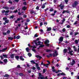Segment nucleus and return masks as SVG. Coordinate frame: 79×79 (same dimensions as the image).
Here are the masks:
<instances>
[{
    "label": "nucleus",
    "instance_id": "nucleus-1",
    "mask_svg": "<svg viewBox=\"0 0 79 79\" xmlns=\"http://www.w3.org/2000/svg\"><path fill=\"white\" fill-rule=\"evenodd\" d=\"M68 49L69 50V53L70 55H73V51L71 50V48L70 47L68 48Z\"/></svg>",
    "mask_w": 79,
    "mask_h": 79
},
{
    "label": "nucleus",
    "instance_id": "nucleus-2",
    "mask_svg": "<svg viewBox=\"0 0 79 79\" xmlns=\"http://www.w3.org/2000/svg\"><path fill=\"white\" fill-rule=\"evenodd\" d=\"M39 77L38 79H45V77H44L42 76V74L40 73H39Z\"/></svg>",
    "mask_w": 79,
    "mask_h": 79
},
{
    "label": "nucleus",
    "instance_id": "nucleus-3",
    "mask_svg": "<svg viewBox=\"0 0 79 79\" xmlns=\"http://www.w3.org/2000/svg\"><path fill=\"white\" fill-rule=\"evenodd\" d=\"M78 4V2L77 1H75L74 2V3L72 5V6L73 7H76L77 5Z\"/></svg>",
    "mask_w": 79,
    "mask_h": 79
},
{
    "label": "nucleus",
    "instance_id": "nucleus-4",
    "mask_svg": "<svg viewBox=\"0 0 79 79\" xmlns=\"http://www.w3.org/2000/svg\"><path fill=\"white\" fill-rule=\"evenodd\" d=\"M54 53H53L52 54V56H54L55 57V56H57L58 55V52L56 51H55L54 52Z\"/></svg>",
    "mask_w": 79,
    "mask_h": 79
},
{
    "label": "nucleus",
    "instance_id": "nucleus-5",
    "mask_svg": "<svg viewBox=\"0 0 79 79\" xmlns=\"http://www.w3.org/2000/svg\"><path fill=\"white\" fill-rule=\"evenodd\" d=\"M30 47H31V48H33V49H32V51H33V52H34L35 53V52H36V51H35V50L34 49V48H36V47L35 46H30Z\"/></svg>",
    "mask_w": 79,
    "mask_h": 79
},
{
    "label": "nucleus",
    "instance_id": "nucleus-6",
    "mask_svg": "<svg viewBox=\"0 0 79 79\" xmlns=\"http://www.w3.org/2000/svg\"><path fill=\"white\" fill-rule=\"evenodd\" d=\"M49 43V40H47L45 41L44 42V44H46V46H49V44L48 43Z\"/></svg>",
    "mask_w": 79,
    "mask_h": 79
},
{
    "label": "nucleus",
    "instance_id": "nucleus-7",
    "mask_svg": "<svg viewBox=\"0 0 79 79\" xmlns=\"http://www.w3.org/2000/svg\"><path fill=\"white\" fill-rule=\"evenodd\" d=\"M59 44H61V42H63V37H60L59 39Z\"/></svg>",
    "mask_w": 79,
    "mask_h": 79
},
{
    "label": "nucleus",
    "instance_id": "nucleus-8",
    "mask_svg": "<svg viewBox=\"0 0 79 79\" xmlns=\"http://www.w3.org/2000/svg\"><path fill=\"white\" fill-rule=\"evenodd\" d=\"M10 31L8 30L7 31V33H3V35H7V34H10Z\"/></svg>",
    "mask_w": 79,
    "mask_h": 79
},
{
    "label": "nucleus",
    "instance_id": "nucleus-9",
    "mask_svg": "<svg viewBox=\"0 0 79 79\" xmlns=\"http://www.w3.org/2000/svg\"><path fill=\"white\" fill-rule=\"evenodd\" d=\"M69 13V12L68 10H63V12H62V14H64V13Z\"/></svg>",
    "mask_w": 79,
    "mask_h": 79
},
{
    "label": "nucleus",
    "instance_id": "nucleus-10",
    "mask_svg": "<svg viewBox=\"0 0 79 79\" xmlns=\"http://www.w3.org/2000/svg\"><path fill=\"white\" fill-rule=\"evenodd\" d=\"M75 61L74 60H73L72 63H71V65H72V66H73V65L74 64H75Z\"/></svg>",
    "mask_w": 79,
    "mask_h": 79
},
{
    "label": "nucleus",
    "instance_id": "nucleus-11",
    "mask_svg": "<svg viewBox=\"0 0 79 79\" xmlns=\"http://www.w3.org/2000/svg\"><path fill=\"white\" fill-rule=\"evenodd\" d=\"M48 64H44V66H46V68H48Z\"/></svg>",
    "mask_w": 79,
    "mask_h": 79
},
{
    "label": "nucleus",
    "instance_id": "nucleus-12",
    "mask_svg": "<svg viewBox=\"0 0 79 79\" xmlns=\"http://www.w3.org/2000/svg\"><path fill=\"white\" fill-rule=\"evenodd\" d=\"M46 4H47V3H45L43 4V5L42 6V8H45V5H46Z\"/></svg>",
    "mask_w": 79,
    "mask_h": 79
},
{
    "label": "nucleus",
    "instance_id": "nucleus-13",
    "mask_svg": "<svg viewBox=\"0 0 79 79\" xmlns=\"http://www.w3.org/2000/svg\"><path fill=\"white\" fill-rule=\"evenodd\" d=\"M51 30H52V28H51V27H49L47 28V31H51Z\"/></svg>",
    "mask_w": 79,
    "mask_h": 79
},
{
    "label": "nucleus",
    "instance_id": "nucleus-14",
    "mask_svg": "<svg viewBox=\"0 0 79 79\" xmlns=\"http://www.w3.org/2000/svg\"><path fill=\"white\" fill-rule=\"evenodd\" d=\"M65 19H63V20H61V21H62V23H60L61 24H63V23H64V21H65Z\"/></svg>",
    "mask_w": 79,
    "mask_h": 79
},
{
    "label": "nucleus",
    "instance_id": "nucleus-15",
    "mask_svg": "<svg viewBox=\"0 0 79 79\" xmlns=\"http://www.w3.org/2000/svg\"><path fill=\"white\" fill-rule=\"evenodd\" d=\"M3 8L5 9V10H8V9H9V7H3Z\"/></svg>",
    "mask_w": 79,
    "mask_h": 79
},
{
    "label": "nucleus",
    "instance_id": "nucleus-16",
    "mask_svg": "<svg viewBox=\"0 0 79 79\" xmlns=\"http://www.w3.org/2000/svg\"><path fill=\"white\" fill-rule=\"evenodd\" d=\"M26 50L27 52H29V50H30V49H29V48H26Z\"/></svg>",
    "mask_w": 79,
    "mask_h": 79
},
{
    "label": "nucleus",
    "instance_id": "nucleus-17",
    "mask_svg": "<svg viewBox=\"0 0 79 79\" xmlns=\"http://www.w3.org/2000/svg\"><path fill=\"white\" fill-rule=\"evenodd\" d=\"M36 57H37V58H40V59L42 58V57L40 56L36 55Z\"/></svg>",
    "mask_w": 79,
    "mask_h": 79
},
{
    "label": "nucleus",
    "instance_id": "nucleus-18",
    "mask_svg": "<svg viewBox=\"0 0 79 79\" xmlns=\"http://www.w3.org/2000/svg\"><path fill=\"white\" fill-rule=\"evenodd\" d=\"M79 39H78V40H76L75 42V44H77L78 43H79Z\"/></svg>",
    "mask_w": 79,
    "mask_h": 79
},
{
    "label": "nucleus",
    "instance_id": "nucleus-19",
    "mask_svg": "<svg viewBox=\"0 0 79 79\" xmlns=\"http://www.w3.org/2000/svg\"><path fill=\"white\" fill-rule=\"evenodd\" d=\"M35 44L37 46L38 45H40V44H38V43H37V41H35Z\"/></svg>",
    "mask_w": 79,
    "mask_h": 79
},
{
    "label": "nucleus",
    "instance_id": "nucleus-20",
    "mask_svg": "<svg viewBox=\"0 0 79 79\" xmlns=\"http://www.w3.org/2000/svg\"><path fill=\"white\" fill-rule=\"evenodd\" d=\"M68 52V49H64V53H66Z\"/></svg>",
    "mask_w": 79,
    "mask_h": 79
},
{
    "label": "nucleus",
    "instance_id": "nucleus-21",
    "mask_svg": "<svg viewBox=\"0 0 79 79\" xmlns=\"http://www.w3.org/2000/svg\"><path fill=\"white\" fill-rule=\"evenodd\" d=\"M20 60H22V61H24V59L23 58V57L20 56Z\"/></svg>",
    "mask_w": 79,
    "mask_h": 79
},
{
    "label": "nucleus",
    "instance_id": "nucleus-22",
    "mask_svg": "<svg viewBox=\"0 0 79 79\" xmlns=\"http://www.w3.org/2000/svg\"><path fill=\"white\" fill-rule=\"evenodd\" d=\"M27 8L26 6H24L22 8V9L23 10H26V9Z\"/></svg>",
    "mask_w": 79,
    "mask_h": 79
},
{
    "label": "nucleus",
    "instance_id": "nucleus-23",
    "mask_svg": "<svg viewBox=\"0 0 79 79\" xmlns=\"http://www.w3.org/2000/svg\"><path fill=\"white\" fill-rule=\"evenodd\" d=\"M47 52H52V50H49V49H47L46 50Z\"/></svg>",
    "mask_w": 79,
    "mask_h": 79
},
{
    "label": "nucleus",
    "instance_id": "nucleus-24",
    "mask_svg": "<svg viewBox=\"0 0 79 79\" xmlns=\"http://www.w3.org/2000/svg\"><path fill=\"white\" fill-rule=\"evenodd\" d=\"M60 75H61L62 76H66V74H65L64 73H60Z\"/></svg>",
    "mask_w": 79,
    "mask_h": 79
},
{
    "label": "nucleus",
    "instance_id": "nucleus-25",
    "mask_svg": "<svg viewBox=\"0 0 79 79\" xmlns=\"http://www.w3.org/2000/svg\"><path fill=\"white\" fill-rule=\"evenodd\" d=\"M63 8H64V5H62L60 6V9L61 10H63Z\"/></svg>",
    "mask_w": 79,
    "mask_h": 79
},
{
    "label": "nucleus",
    "instance_id": "nucleus-26",
    "mask_svg": "<svg viewBox=\"0 0 79 79\" xmlns=\"http://www.w3.org/2000/svg\"><path fill=\"white\" fill-rule=\"evenodd\" d=\"M13 38L12 37H9L8 38V39L9 40H13Z\"/></svg>",
    "mask_w": 79,
    "mask_h": 79
},
{
    "label": "nucleus",
    "instance_id": "nucleus-27",
    "mask_svg": "<svg viewBox=\"0 0 79 79\" xmlns=\"http://www.w3.org/2000/svg\"><path fill=\"white\" fill-rule=\"evenodd\" d=\"M3 57H4V58H7V55H3Z\"/></svg>",
    "mask_w": 79,
    "mask_h": 79
},
{
    "label": "nucleus",
    "instance_id": "nucleus-28",
    "mask_svg": "<svg viewBox=\"0 0 79 79\" xmlns=\"http://www.w3.org/2000/svg\"><path fill=\"white\" fill-rule=\"evenodd\" d=\"M14 54L11 55L10 56L11 58H14Z\"/></svg>",
    "mask_w": 79,
    "mask_h": 79
},
{
    "label": "nucleus",
    "instance_id": "nucleus-29",
    "mask_svg": "<svg viewBox=\"0 0 79 79\" xmlns=\"http://www.w3.org/2000/svg\"><path fill=\"white\" fill-rule=\"evenodd\" d=\"M15 8V7H11L10 8V10H14Z\"/></svg>",
    "mask_w": 79,
    "mask_h": 79
},
{
    "label": "nucleus",
    "instance_id": "nucleus-30",
    "mask_svg": "<svg viewBox=\"0 0 79 79\" xmlns=\"http://www.w3.org/2000/svg\"><path fill=\"white\" fill-rule=\"evenodd\" d=\"M6 49H7V48H6L2 49V52H5V50H6Z\"/></svg>",
    "mask_w": 79,
    "mask_h": 79
},
{
    "label": "nucleus",
    "instance_id": "nucleus-31",
    "mask_svg": "<svg viewBox=\"0 0 79 79\" xmlns=\"http://www.w3.org/2000/svg\"><path fill=\"white\" fill-rule=\"evenodd\" d=\"M14 16L13 15H11L10 16V19H13V18H14Z\"/></svg>",
    "mask_w": 79,
    "mask_h": 79
},
{
    "label": "nucleus",
    "instance_id": "nucleus-32",
    "mask_svg": "<svg viewBox=\"0 0 79 79\" xmlns=\"http://www.w3.org/2000/svg\"><path fill=\"white\" fill-rule=\"evenodd\" d=\"M28 55L29 56V57H30V56H32V54L31 53H28Z\"/></svg>",
    "mask_w": 79,
    "mask_h": 79
},
{
    "label": "nucleus",
    "instance_id": "nucleus-33",
    "mask_svg": "<svg viewBox=\"0 0 79 79\" xmlns=\"http://www.w3.org/2000/svg\"><path fill=\"white\" fill-rule=\"evenodd\" d=\"M54 68H55L54 67H52V71H53V72H55V70H54Z\"/></svg>",
    "mask_w": 79,
    "mask_h": 79
},
{
    "label": "nucleus",
    "instance_id": "nucleus-34",
    "mask_svg": "<svg viewBox=\"0 0 79 79\" xmlns=\"http://www.w3.org/2000/svg\"><path fill=\"white\" fill-rule=\"evenodd\" d=\"M74 52H78L77 51L78 50V49H77V48H75L74 49Z\"/></svg>",
    "mask_w": 79,
    "mask_h": 79
},
{
    "label": "nucleus",
    "instance_id": "nucleus-35",
    "mask_svg": "<svg viewBox=\"0 0 79 79\" xmlns=\"http://www.w3.org/2000/svg\"><path fill=\"white\" fill-rule=\"evenodd\" d=\"M7 19V18H6V17L4 18L3 19V20L4 21H5V20H6Z\"/></svg>",
    "mask_w": 79,
    "mask_h": 79
},
{
    "label": "nucleus",
    "instance_id": "nucleus-36",
    "mask_svg": "<svg viewBox=\"0 0 79 79\" xmlns=\"http://www.w3.org/2000/svg\"><path fill=\"white\" fill-rule=\"evenodd\" d=\"M31 62L32 63H33V64H35V62L34 60H31Z\"/></svg>",
    "mask_w": 79,
    "mask_h": 79
},
{
    "label": "nucleus",
    "instance_id": "nucleus-37",
    "mask_svg": "<svg viewBox=\"0 0 79 79\" xmlns=\"http://www.w3.org/2000/svg\"><path fill=\"white\" fill-rule=\"evenodd\" d=\"M37 69H38V70H40V68L39 66L36 67Z\"/></svg>",
    "mask_w": 79,
    "mask_h": 79
},
{
    "label": "nucleus",
    "instance_id": "nucleus-38",
    "mask_svg": "<svg viewBox=\"0 0 79 79\" xmlns=\"http://www.w3.org/2000/svg\"><path fill=\"white\" fill-rule=\"evenodd\" d=\"M16 38L17 39H19L20 38V36H18L16 37Z\"/></svg>",
    "mask_w": 79,
    "mask_h": 79
},
{
    "label": "nucleus",
    "instance_id": "nucleus-39",
    "mask_svg": "<svg viewBox=\"0 0 79 79\" xmlns=\"http://www.w3.org/2000/svg\"><path fill=\"white\" fill-rule=\"evenodd\" d=\"M40 32H41V33H44V31L42 29H40Z\"/></svg>",
    "mask_w": 79,
    "mask_h": 79
},
{
    "label": "nucleus",
    "instance_id": "nucleus-40",
    "mask_svg": "<svg viewBox=\"0 0 79 79\" xmlns=\"http://www.w3.org/2000/svg\"><path fill=\"white\" fill-rule=\"evenodd\" d=\"M4 61L5 63H6L7 62V59H5L4 60Z\"/></svg>",
    "mask_w": 79,
    "mask_h": 79
},
{
    "label": "nucleus",
    "instance_id": "nucleus-41",
    "mask_svg": "<svg viewBox=\"0 0 79 79\" xmlns=\"http://www.w3.org/2000/svg\"><path fill=\"white\" fill-rule=\"evenodd\" d=\"M44 47V45H41L40 47H39V48H40V47Z\"/></svg>",
    "mask_w": 79,
    "mask_h": 79
},
{
    "label": "nucleus",
    "instance_id": "nucleus-42",
    "mask_svg": "<svg viewBox=\"0 0 79 79\" xmlns=\"http://www.w3.org/2000/svg\"><path fill=\"white\" fill-rule=\"evenodd\" d=\"M15 58H16V59H17V60H18V59H19V56H16Z\"/></svg>",
    "mask_w": 79,
    "mask_h": 79
},
{
    "label": "nucleus",
    "instance_id": "nucleus-43",
    "mask_svg": "<svg viewBox=\"0 0 79 79\" xmlns=\"http://www.w3.org/2000/svg\"><path fill=\"white\" fill-rule=\"evenodd\" d=\"M5 23H8V22H9V20H6L5 21Z\"/></svg>",
    "mask_w": 79,
    "mask_h": 79
},
{
    "label": "nucleus",
    "instance_id": "nucleus-44",
    "mask_svg": "<svg viewBox=\"0 0 79 79\" xmlns=\"http://www.w3.org/2000/svg\"><path fill=\"white\" fill-rule=\"evenodd\" d=\"M64 1L66 2V3H67L68 2V0H65Z\"/></svg>",
    "mask_w": 79,
    "mask_h": 79
},
{
    "label": "nucleus",
    "instance_id": "nucleus-45",
    "mask_svg": "<svg viewBox=\"0 0 79 79\" xmlns=\"http://www.w3.org/2000/svg\"><path fill=\"white\" fill-rule=\"evenodd\" d=\"M79 34L78 32H76L75 33L74 35H77Z\"/></svg>",
    "mask_w": 79,
    "mask_h": 79
},
{
    "label": "nucleus",
    "instance_id": "nucleus-46",
    "mask_svg": "<svg viewBox=\"0 0 79 79\" xmlns=\"http://www.w3.org/2000/svg\"><path fill=\"white\" fill-rule=\"evenodd\" d=\"M38 44H40L41 43V44H43V42H40V41H39L38 42Z\"/></svg>",
    "mask_w": 79,
    "mask_h": 79
},
{
    "label": "nucleus",
    "instance_id": "nucleus-47",
    "mask_svg": "<svg viewBox=\"0 0 79 79\" xmlns=\"http://www.w3.org/2000/svg\"><path fill=\"white\" fill-rule=\"evenodd\" d=\"M6 11L5 10H3L2 11V13H5Z\"/></svg>",
    "mask_w": 79,
    "mask_h": 79
},
{
    "label": "nucleus",
    "instance_id": "nucleus-48",
    "mask_svg": "<svg viewBox=\"0 0 79 79\" xmlns=\"http://www.w3.org/2000/svg\"><path fill=\"white\" fill-rule=\"evenodd\" d=\"M65 31L66 29H65V28H64L62 30L63 32H65Z\"/></svg>",
    "mask_w": 79,
    "mask_h": 79
},
{
    "label": "nucleus",
    "instance_id": "nucleus-49",
    "mask_svg": "<svg viewBox=\"0 0 79 79\" xmlns=\"http://www.w3.org/2000/svg\"><path fill=\"white\" fill-rule=\"evenodd\" d=\"M8 76H9V75H8V74H6L5 75V76H4V77H8Z\"/></svg>",
    "mask_w": 79,
    "mask_h": 79
},
{
    "label": "nucleus",
    "instance_id": "nucleus-50",
    "mask_svg": "<svg viewBox=\"0 0 79 79\" xmlns=\"http://www.w3.org/2000/svg\"><path fill=\"white\" fill-rule=\"evenodd\" d=\"M53 9H51L50 10V11H53Z\"/></svg>",
    "mask_w": 79,
    "mask_h": 79
},
{
    "label": "nucleus",
    "instance_id": "nucleus-51",
    "mask_svg": "<svg viewBox=\"0 0 79 79\" xmlns=\"http://www.w3.org/2000/svg\"><path fill=\"white\" fill-rule=\"evenodd\" d=\"M35 64H36V68L37 67H38L39 66V65H38V64H37V63H36Z\"/></svg>",
    "mask_w": 79,
    "mask_h": 79
},
{
    "label": "nucleus",
    "instance_id": "nucleus-52",
    "mask_svg": "<svg viewBox=\"0 0 79 79\" xmlns=\"http://www.w3.org/2000/svg\"><path fill=\"white\" fill-rule=\"evenodd\" d=\"M35 37H38V35L37 34L35 35Z\"/></svg>",
    "mask_w": 79,
    "mask_h": 79
},
{
    "label": "nucleus",
    "instance_id": "nucleus-53",
    "mask_svg": "<svg viewBox=\"0 0 79 79\" xmlns=\"http://www.w3.org/2000/svg\"><path fill=\"white\" fill-rule=\"evenodd\" d=\"M60 75H61V73H58L57 74V76H60Z\"/></svg>",
    "mask_w": 79,
    "mask_h": 79
},
{
    "label": "nucleus",
    "instance_id": "nucleus-54",
    "mask_svg": "<svg viewBox=\"0 0 79 79\" xmlns=\"http://www.w3.org/2000/svg\"><path fill=\"white\" fill-rule=\"evenodd\" d=\"M34 70H35V69H36V68H35V67H33L32 68Z\"/></svg>",
    "mask_w": 79,
    "mask_h": 79
},
{
    "label": "nucleus",
    "instance_id": "nucleus-55",
    "mask_svg": "<svg viewBox=\"0 0 79 79\" xmlns=\"http://www.w3.org/2000/svg\"><path fill=\"white\" fill-rule=\"evenodd\" d=\"M67 28H69L70 27V26L68 25L67 26Z\"/></svg>",
    "mask_w": 79,
    "mask_h": 79
},
{
    "label": "nucleus",
    "instance_id": "nucleus-56",
    "mask_svg": "<svg viewBox=\"0 0 79 79\" xmlns=\"http://www.w3.org/2000/svg\"><path fill=\"white\" fill-rule=\"evenodd\" d=\"M9 3H10L11 4H12V2L10 1V0L9 1Z\"/></svg>",
    "mask_w": 79,
    "mask_h": 79
},
{
    "label": "nucleus",
    "instance_id": "nucleus-57",
    "mask_svg": "<svg viewBox=\"0 0 79 79\" xmlns=\"http://www.w3.org/2000/svg\"><path fill=\"white\" fill-rule=\"evenodd\" d=\"M10 12V11H9V10H6L5 12V13H9V12Z\"/></svg>",
    "mask_w": 79,
    "mask_h": 79
},
{
    "label": "nucleus",
    "instance_id": "nucleus-58",
    "mask_svg": "<svg viewBox=\"0 0 79 79\" xmlns=\"http://www.w3.org/2000/svg\"><path fill=\"white\" fill-rule=\"evenodd\" d=\"M42 25H43V23H40V26H42Z\"/></svg>",
    "mask_w": 79,
    "mask_h": 79
},
{
    "label": "nucleus",
    "instance_id": "nucleus-59",
    "mask_svg": "<svg viewBox=\"0 0 79 79\" xmlns=\"http://www.w3.org/2000/svg\"><path fill=\"white\" fill-rule=\"evenodd\" d=\"M19 75L21 76H23V73H19Z\"/></svg>",
    "mask_w": 79,
    "mask_h": 79
},
{
    "label": "nucleus",
    "instance_id": "nucleus-60",
    "mask_svg": "<svg viewBox=\"0 0 79 79\" xmlns=\"http://www.w3.org/2000/svg\"><path fill=\"white\" fill-rule=\"evenodd\" d=\"M43 73H45V69H43Z\"/></svg>",
    "mask_w": 79,
    "mask_h": 79
},
{
    "label": "nucleus",
    "instance_id": "nucleus-61",
    "mask_svg": "<svg viewBox=\"0 0 79 79\" xmlns=\"http://www.w3.org/2000/svg\"><path fill=\"white\" fill-rule=\"evenodd\" d=\"M23 17L24 18H26V17H27V15H23Z\"/></svg>",
    "mask_w": 79,
    "mask_h": 79
},
{
    "label": "nucleus",
    "instance_id": "nucleus-62",
    "mask_svg": "<svg viewBox=\"0 0 79 79\" xmlns=\"http://www.w3.org/2000/svg\"><path fill=\"white\" fill-rule=\"evenodd\" d=\"M77 79H79V76H77Z\"/></svg>",
    "mask_w": 79,
    "mask_h": 79
},
{
    "label": "nucleus",
    "instance_id": "nucleus-63",
    "mask_svg": "<svg viewBox=\"0 0 79 79\" xmlns=\"http://www.w3.org/2000/svg\"><path fill=\"white\" fill-rule=\"evenodd\" d=\"M17 20L18 21H20L21 20V19H20V18H19L17 19Z\"/></svg>",
    "mask_w": 79,
    "mask_h": 79
},
{
    "label": "nucleus",
    "instance_id": "nucleus-64",
    "mask_svg": "<svg viewBox=\"0 0 79 79\" xmlns=\"http://www.w3.org/2000/svg\"><path fill=\"white\" fill-rule=\"evenodd\" d=\"M17 12H18V10H16L14 11V13H16Z\"/></svg>",
    "mask_w": 79,
    "mask_h": 79
}]
</instances>
